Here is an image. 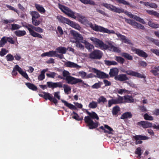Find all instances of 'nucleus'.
<instances>
[{
    "instance_id": "f257e3e1",
    "label": "nucleus",
    "mask_w": 159,
    "mask_h": 159,
    "mask_svg": "<svg viewBox=\"0 0 159 159\" xmlns=\"http://www.w3.org/2000/svg\"><path fill=\"white\" fill-rule=\"evenodd\" d=\"M88 116H85L84 118V120L89 129H93L97 128L98 126L99 122L97 121H93V120L96 119L98 120L99 117L95 112L92 111L91 112L87 110H85Z\"/></svg>"
},
{
    "instance_id": "f03ea898",
    "label": "nucleus",
    "mask_w": 159,
    "mask_h": 159,
    "mask_svg": "<svg viewBox=\"0 0 159 159\" xmlns=\"http://www.w3.org/2000/svg\"><path fill=\"white\" fill-rule=\"evenodd\" d=\"M118 98L116 99H112L108 101V107H110L112 104H116L122 103L124 102H125L132 103L134 102V99L133 97L128 95L121 97L117 95Z\"/></svg>"
},
{
    "instance_id": "7ed1b4c3",
    "label": "nucleus",
    "mask_w": 159,
    "mask_h": 159,
    "mask_svg": "<svg viewBox=\"0 0 159 159\" xmlns=\"http://www.w3.org/2000/svg\"><path fill=\"white\" fill-rule=\"evenodd\" d=\"M62 75L63 77H65V80L68 84H75L78 83H81L84 85L87 86H89L87 84L85 83L82 80L76 78L70 75V73L68 71L64 70L62 72Z\"/></svg>"
},
{
    "instance_id": "20e7f679",
    "label": "nucleus",
    "mask_w": 159,
    "mask_h": 159,
    "mask_svg": "<svg viewBox=\"0 0 159 159\" xmlns=\"http://www.w3.org/2000/svg\"><path fill=\"white\" fill-rule=\"evenodd\" d=\"M91 71L93 72L97 75V76L92 73H90L87 74L86 79L91 78L93 77H97L98 78L104 79L108 77V75L103 72H101L100 70L94 68H92Z\"/></svg>"
},
{
    "instance_id": "39448f33",
    "label": "nucleus",
    "mask_w": 159,
    "mask_h": 159,
    "mask_svg": "<svg viewBox=\"0 0 159 159\" xmlns=\"http://www.w3.org/2000/svg\"><path fill=\"white\" fill-rule=\"evenodd\" d=\"M90 27L94 31L108 34L114 33V31L110 30L107 28L95 24L94 26L92 23L89 24Z\"/></svg>"
},
{
    "instance_id": "423d86ee",
    "label": "nucleus",
    "mask_w": 159,
    "mask_h": 159,
    "mask_svg": "<svg viewBox=\"0 0 159 159\" xmlns=\"http://www.w3.org/2000/svg\"><path fill=\"white\" fill-rule=\"evenodd\" d=\"M90 39L93 42L96 47L99 48L102 50H107V45L102 41L94 37L90 38Z\"/></svg>"
},
{
    "instance_id": "0eeeda50",
    "label": "nucleus",
    "mask_w": 159,
    "mask_h": 159,
    "mask_svg": "<svg viewBox=\"0 0 159 159\" xmlns=\"http://www.w3.org/2000/svg\"><path fill=\"white\" fill-rule=\"evenodd\" d=\"M59 8L62 12L68 16L74 19L76 18V16L75 15V12L67 7L61 5L59 6Z\"/></svg>"
},
{
    "instance_id": "6e6552de",
    "label": "nucleus",
    "mask_w": 159,
    "mask_h": 159,
    "mask_svg": "<svg viewBox=\"0 0 159 159\" xmlns=\"http://www.w3.org/2000/svg\"><path fill=\"white\" fill-rule=\"evenodd\" d=\"M43 94H39V96L43 98L46 100H49L50 102H53L55 105L58 103L57 100L54 98L51 94L48 93L43 92Z\"/></svg>"
},
{
    "instance_id": "1a4fd4ad",
    "label": "nucleus",
    "mask_w": 159,
    "mask_h": 159,
    "mask_svg": "<svg viewBox=\"0 0 159 159\" xmlns=\"http://www.w3.org/2000/svg\"><path fill=\"white\" fill-rule=\"evenodd\" d=\"M102 5L108 10L118 13H124V10L121 8H118L116 7L106 3H103Z\"/></svg>"
},
{
    "instance_id": "9d476101",
    "label": "nucleus",
    "mask_w": 159,
    "mask_h": 159,
    "mask_svg": "<svg viewBox=\"0 0 159 159\" xmlns=\"http://www.w3.org/2000/svg\"><path fill=\"white\" fill-rule=\"evenodd\" d=\"M102 5L108 10L118 13H124V10L121 8H118L116 7L106 3H103Z\"/></svg>"
},
{
    "instance_id": "9b49d317",
    "label": "nucleus",
    "mask_w": 159,
    "mask_h": 159,
    "mask_svg": "<svg viewBox=\"0 0 159 159\" xmlns=\"http://www.w3.org/2000/svg\"><path fill=\"white\" fill-rule=\"evenodd\" d=\"M103 55L102 52L98 50H95L89 54V57L92 59H100Z\"/></svg>"
},
{
    "instance_id": "f8f14e48",
    "label": "nucleus",
    "mask_w": 159,
    "mask_h": 159,
    "mask_svg": "<svg viewBox=\"0 0 159 159\" xmlns=\"http://www.w3.org/2000/svg\"><path fill=\"white\" fill-rule=\"evenodd\" d=\"M125 21L127 23L133 26L134 28L143 30L145 29L143 25L140 24L138 23L133 20L124 18Z\"/></svg>"
},
{
    "instance_id": "ddd939ff",
    "label": "nucleus",
    "mask_w": 159,
    "mask_h": 159,
    "mask_svg": "<svg viewBox=\"0 0 159 159\" xmlns=\"http://www.w3.org/2000/svg\"><path fill=\"white\" fill-rule=\"evenodd\" d=\"M125 72L128 75L139 78H146V76L144 75L143 74H140L137 71H134L132 70H128L125 71Z\"/></svg>"
},
{
    "instance_id": "4468645a",
    "label": "nucleus",
    "mask_w": 159,
    "mask_h": 159,
    "mask_svg": "<svg viewBox=\"0 0 159 159\" xmlns=\"http://www.w3.org/2000/svg\"><path fill=\"white\" fill-rule=\"evenodd\" d=\"M47 86L50 88L53 89L55 88L62 87V83L61 82H53L52 81H48L47 82Z\"/></svg>"
},
{
    "instance_id": "2eb2a0df",
    "label": "nucleus",
    "mask_w": 159,
    "mask_h": 159,
    "mask_svg": "<svg viewBox=\"0 0 159 159\" xmlns=\"http://www.w3.org/2000/svg\"><path fill=\"white\" fill-rule=\"evenodd\" d=\"M132 50L134 52L135 54L140 57L146 58L148 56V54L141 49L134 48L132 49Z\"/></svg>"
},
{
    "instance_id": "dca6fc26",
    "label": "nucleus",
    "mask_w": 159,
    "mask_h": 159,
    "mask_svg": "<svg viewBox=\"0 0 159 159\" xmlns=\"http://www.w3.org/2000/svg\"><path fill=\"white\" fill-rule=\"evenodd\" d=\"M133 137L136 140V144L142 143L143 142L141 140H146L149 139L148 137L141 135H136L134 136Z\"/></svg>"
},
{
    "instance_id": "f3484780",
    "label": "nucleus",
    "mask_w": 159,
    "mask_h": 159,
    "mask_svg": "<svg viewBox=\"0 0 159 159\" xmlns=\"http://www.w3.org/2000/svg\"><path fill=\"white\" fill-rule=\"evenodd\" d=\"M71 34L75 39V42H80L82 43V41H85V40L83 39V38L81 34L78 33L75 31H71Z\"/></svg>"
},
{
    "instance_id": "a211bd4d",
    "label": "nucleus",
    "mask_w": 159,
    "mask_h": 159,
    "mask_svg": "<svg viewBox=\"0 0 159 159\" xmlns=\"http://www.w3.org/2000/svg\"><path fill=\"white\" fill-rule=\"evenodd\" d=\"M137 125L144 129L151 128L152 126V124L147 121H141L138 122L137 123Z\"/></svg>"
},
{
    "instance_id": "6ab92c4d",
    "label": "nucleus",
    "mask_w": 159,
    "mask_h": 159,
    "mask_svg": "<svg viewBox=\"0 0 159 159\" xmlns=\"http://www.w3.org/2000/svg\"><path fill=\"white\" fill-rule=\"evenodd\" d=\"M99 129L103 130L105 133H107L108 134H112V131H113V129L109 125H104V126H100L99 129H97V130L99 131Z\"/></svg>"
},
{
    "instance_id": "aec40b11",
    "label": "nucleus",
    "mask_w": 159,
    "mask_h": 159,
    "mask_svg": "<svg viewBox=\"0 0 159 159\" xmlns=\"http://www.w3.org/2000/svg\"><path fill=\"white\" fill-rule=\"evenodd\" d=\"M112 43L113 42H108V45H107V49H108L112 52H116L117 53H120L121 52L120 50L118 48L113 46L112 44Z\"/></svg>"
},
{
    "instance_id": "412c9836",
    "label": "nucleus",
    "mask_w": 159,
    "mask_h": 159,
    "mask_svg": "<svg viewBox=\"0 0 159 159\" xmlns=\"http://www.w3.org/2000/svg\"><path fill=\"white\" fill-rule=\"evenodd\" d=\"M15 68H16V70L24 78L28 80L30 79L27 73L23 71L22 69L18 65H16Z\"/></svg>"
},
{
    "instance_id": "4be33fe9",
    "label": "nucleus",
    "mask_w": 159,
    "mask_h": 159,
    "mask_svg": "<svg viewBox=\"0 0 159 159\" xmlns=\"http://www.w3.org/2000/svg\"><path fill=\"white\" fill-rule=\"evenodd\" d=\"M114 79L118 81H123L129 80L126 74H121L118 75L114 77Z\"/></svg>"
},
{
    "instance_id": "5701e85b",
    "label": "nucleus",
    "mask_w": 159,
    "mask_h": 159,
    "mask_svg": "<svg viewBox=\"0 0 159 159\" xmlns=\"http://www.w3.org/2000/svg\"><path fill=\"white\" fill-rule=\"evenodd\" d=\"M57 18L59 21L61 23H66L69 25H70L71 23H72V21L70 20L69 19L61 16H58Z\"/></svg>"
},
{
    "instance_id": "b1692460",
    "label": "nucleus",
    "mask_w": 159,
    "mask_h": 159,
    "mask_svg": "<svg viewBox=\"0 0 159 159\" xmlns=\"http://www.w3.org/2000/svg\"><path fill=\"white\" fill-rule=\"evenodd\" d=\"M119 70L117 68H113L110 69L109 75L111 77H115L118 75Z\"/></svg>"
},
{
    "instance_id": "393cba45",
    "label": "nucleus",
    "mask_w": 159,
    "mask_h": 159,
    "mask_svg": "<svg viewBox=\"0 0 159 159\" xmlns=\"http://www.w3.org/2000/svg\"><path fill=\"white\" fill-rule=\"evenodd\" d=\"M78 16L79 20L83 24L85 25L88 24L90 26V24L92 23L91 22L89 23V21L87 19L86 17L85 16H83L81 15H78Z\"/></svg>"
},
{
    "instance_id": "a878e982",
    "label": "nucleus",
    "mask_w": 159,
    "mask_h": 159,
    "mask_svg": "<svg viewBox=\"0 0 159 159\" xmlns=\"http://www.w3.org/2000/svg\"><path fill=\"white\" fill-rule=\"evenodd\" d=\"M56 51H51L48 52H44L41 55L42 57L47 56L48 57H56L57 53Z\"/></svg>"
},
{
    "instance_id": "bb28decb",
    "label": "nucleus",
    "mask_w": 159,
    "mask_h": 159,
    "mask_svg": "<svg viewBox=\"0 0 159 159\" xmlns=\"http://www.w3.org/2000/svg\"><path fill=\"white\" fill-rule=\"evenodd\" d=\"M117 36L120 38L121 40H122L124 43L129 44H132L131 41L129 39H127L125 36L120 34H117Z\"/></svg>"
},
{
    "instance_id": "cd10ccee",
    "label": "nucleus",
    "mask_w": 159,
    "mask_h": 159,
    "mask_svg": "<svg viewBox=\"0 0 159 159\" xmlns=\"http://www.w3.org/2000/svg\"><path fill=\"white\" fill-rule=\"evenodd\" d=\"M61 102L63 103H64V104L65 106L68 107L70 109L72 110H76L77 109V107L73 105L71 103L68 102L66 101L63 100H62Z\"/></svg>"
},
{
    "instance_id": "c85d7f7f",
    "label": "nucleus",
    "mask_w": 159,
    "mask_h": 159,
    "mask_svg": "<svg viewBox=\"0 0 159 159\" xmlns=\"http://www.w3.org/2000/svg\"><path fill=\"white\" fill-rule=\"evenodd\" d=\"M65 65L66 67L70 68H77L80 66L77 64L70 61H67L66 62Z\"/></svg>"
},
{
    "instance_id": "c756f323",
    "label": "nucleus",
    "mask_w": 159,
    "mask_h": 159,
    "mask_svg": "<svg viewBox=\"0 0 159 159\" xmlns=\"http://www.w3.org/2000/svg\"><path fill=\"white\" fill-rule=\"evenodd\" d=\"M82 43L84 44L85 48L87 49L89 52H91L93 49L94 48V46L87 42L86 40L83 41Z\"/></svg>"
},
{
    "instance_id": "7c9ffc66",
    "label": "nucleus",
    "mask_w": 159,
    "mask_h": 159,
    "mask_svg": "<svg viewBox=\"0 0 159 159\" xmlns=\"http://www.w3.org/2000/svg\"><path fill=\"white\" fill-rule=\"evenodd\" d=\"M35 6L36 9L40 13H44L45 12V10L41 5L35 4Z\"/></svg>"
},
{
    "instance_id": "2f4dec72",
    "label": "nucleus",
    "mask_w": 159,
    "mask_h": 159,
    "mask_svg": "<svg viewBox=\"0 0 159 159\" xmlns=\"http://www.w3.org/2000/svg\"><path fill=\"white\" fill-rule=\"evenodd\" d=\"M132 115L131 113L129 112H125L122 115L120 118L122 119H130L132 117Z\"/></svg>"
},
{
    "instance_id": "473e14b6",
    "label": "nucleus",
    "mask_w": 159,
    "mask_h": 159,
    "mask_svg": "<svg viewBox=\"0 0 159 159\" xmlns=\"http://www.w3.org/2000/svg\"><path fill=\"white\" fill-rule=\"evenodd\" d=\"M25 84L30 89L33 91H36L37 89V87L34 84L30 83H25Z\"/></svg>"
},
{
    "instance_id": "72a5a7b5",
    "label": "nucleus",
    "mask_w": 159,
    "mask_h": 159,
    "mask_svg": "<svg viewBox=\"0 0 159 159\" xmlns=\"http://www.w3.org/2000/svg\"><path fill=\"white\" fill-rule=\"evenodd\" d=\"M30 14L32 17V20L37 19L40 16L38 12L36 11H30Z\"/></svg>"
},
{
    "instance_id": "f704fd0d",
    "label": "nucleus",
    "mask_w": 159,
    "mask_h": 159,
    "mask_svg": "<svg viewBox=\"0 0 159 159\" xmlns=\"http://www.w3.org/2000/svg\"><path fill=\"white\" fill-rule=\"evenodd\" d=\"M122 57H124L126 59L129 60H132L133 59V56L126 52H122L121 54Z\"/></svg>"
},
{
    "instance_id": "c9c22d12",
    "label": "nucleus",
    "mask_w": 159,
    "mask_h": 159,
    "mask_svg": "<svg viewBox=\"0 0 159 159\" xmlns=\"http://www.w3.org/2000/svg\"><path fill=\"white\" fill-rule=\"evenodd\" d=\"M15 34L18 37H21L25 35L26 34V32L25 30H19L16 31Z\"/></svg>"
},
{
    "instance_id": "e433bc0d",
    "label": "nucleus",
    "mask_w": 159,
    "mask_h": 159,
    "mask_svg": "<svg viewBox=\"0 0 159 159\" xmlns=\"http://www.w3.org/2000/svg\"><path fill=\"white\" fill-rule=\"evenodd\" d=\"M62 87L63 88L64 92L66 94H68L69 92H70L71 90V88L68 85L64 84L63 86H62Z\"/></svg>"
},
{
    "instance_id": "4c0bfd02",
    "label": "nucleus",
    "mask_w": 159,
    "mask_h": 159,
    "mask_svg": "<svg viewBox=\"0 0 159 159\" xmlns=\"http://www.w3.org/2000/svg\"><path fill=\"white\" fill-rule=\"evenodd\" d=\"M46 69L43 70L41 72L40 74L38 76V79L39 80H42L45 78V73L47 71Z\"/></svg>"
},
{
    "instance_id": "58836bf2",
    "label": "nucleus",
    "mask_w": 159,
    "mask_h": 159,
    "mask_svg": "<svg viewBox=\"0 0 159 159\" xmlns=\"http://www.w3.org/2000/svg\"><path fill=\"white\" fill-rule=\"evenodd\" d=\"M104 63L107 66H110L111 65H118V63L115 61H110L109 60H105L104 61Z\"/></svg>"
},
{
    "instance_id": "ea45409f",
    "label": "nucleus",
    "mask_w": 159,
    "mask_h": 159,
    "mask_svg": "<svg viewBox=\"0 0 159 159\" xmlns=\"http://www.w3.org/2000/svg\"><path fill=\"white\" fill-rule=\"evenodd\" d=\"M56 49L59 53L62 54H65L67 51V49L66 48L62 47H58Z\"/></svg>"
},
{
    "instance_id": "a19ab883",
    "label": "nucleus",
    "mask_w": 159,
    "mask_h": 159,
    "mask_svg": "<svg viewBox=\"0 0 159 159\" xmlns=\"http://www.w3.org/2000/svg\"><path fill=\"white\" fill-rule=\"evenodd\" d=\"M146 11L149 14L159 18V13L157 11L151 10H147Z\"/></svg>"
},
{
    "instance_id": "79ce46f5",
    "label": "nucleus",
    "mask_w": 159,
    "mask_h": 159,
    "mask_svg": "<svg viewBox=\"0 0 159 159\" xmlns=\"http://www.w3.org/2000/svg\"><path fill=\"white\" fill-rule=\"evenodd\" d=\"M147 39L149 41L152 42L157 46L159 47V42L157 39H156L150 37H147Z\"/></svg>"
},
{
    "instance_id": "37998d69",
    "label": "nucleus",
    "mask_w": 159,
    "mask_h": 159,
    "mask_svg": "<svg viewBox=\"0 0 159 159\" xmlns=\"http://www.w3.org/2000/svg\"><path fill=\"white\" fill-rule=\"evenodd\" d=\"M29 26L30 27L32 28V29L34 30L35 31L39 33H42L43 32V30L41 28L39 27H36L32 25H30Z\"/></svg>"
},
{
    "instance_id": "c03bdc74",
    "label": "nucleus",
    "mask_w": 159,
    "mask_h": 159,
    "mask_svg": "<svg viewBox=\"0 0 159 159\" xmlns=\"http://www.w3.org/2000/svg\"><path fill=\"white\" fill-rule=\"evenodd\" d=\"M82 3L84 4H89L91 5H94L95 4V2L91 0H79Z\"/></svg>"
},
{
    "instance_id": "a18cd8bd",
    "label": "nucleus",
    "mask_w": 159,
    "mask_h": 159,
    "mask_svg": "<svg viewBox=\"0 0 159 159\" xmlns=\"http://www.w3.org/2000/svg\"><path fill=\"white\" fill-rule=\"evenodd\" d=\"M120 111V108L119 106H116L114 107L112 109V113L113 115H117L119 111Z\"/></svg>"
},
{
    "instance_id": "49530a36",
    "label": "nucleus",
    "mask_w": 159,
    "mask_h": 159,
    "mask_svg": "<svg viewBox=\"0 0 159 159\" xmlns=\"http://www.w3.org/2000/svg\"><path fill=\"white\" fill-rule=\"evenodd\" d=\"M98 104L97 103L94 101H92L89 104L88 107L90 108L94 109L97 107Z\"/></svg>"
},
{
    "instance_id": "de8ad7c7",
    "label": "nucleus",
    "mask_w": 159,
    "mask_h": 159,
    "mask_svg": "<svg viewBox=\"0 0 159 159\" xmlns=\"http://www.w3.org/2000/svg\"><path fill=\"white\" fill-rule=\"evenodd\" d=\"M73 114L75 115L74 116H72V118L75 119L76 120L78 121L81 120L83 119V117H80L78 115L77 113L73 111L72 112Z\"/></svg>"
},
{
    "instance_id": "09e8293b",
    "label": "nucleus",
    "mask_w": 159,
    "mask_h": 159,
    "mask_svg": "<svg viewBox=\"0 0 159 159\" xmlns=\"http://www.w3.org/2000/svg\"><path fill=\"white\" fill-rule=\"evenodd\" d=\"M115 60L118 63L123 64L125 62V59L122 57L119 56H116Z\"/></svg>"
},
{
    "instance_id": "8fccbe9b",
    "label": "nucleus",
    "mask_w": 159,
    "mask_h": 159,
    "mask_svg": "<svg viewBox=\"0 0 159 159\" xmlns=\"http://www.w3.org/2000/svg\"><path fill=\"white\" fill-rule=\"evenodd\" d=\"M72 23H71L70 25V26L77 30H80L81 28L80 27L78 24L72 21Z\"/></svg>"
},
{
    "instance_id": "3c124183",
    "label": "nucleus",
    "mask_w": 159,
    "mask_h": 159,
    "mask_svg": "<svg viewBox=\"0 0 159 159\" xmlns=\"http://www.w3.org/2000/svg\"><path fill=\"white\" fill-rule=\"evenodd\" d=\"M98 102L100 103L101 102L104 103L107 102V99L103 96H100L97 100Z\"/></svg>"
},
{
    "instance_id": "603ef678",
    "label": "nucleus",
    "mask_w": 159,
    "mask_h": 159,
    "mask_svg": "<svg viewBox=\"0 0 159 159\" xmlns=\"http://www.w3.org/2000/svg\"><path fill=\"white\" fill-rule=\"evenodd\" d=\"M11 31L18 30L21 27L19 25L16 24H11Z\"/></svg>"
},
{
    "instance_id": "864d4df0",
    "label": "nucleus",
    "mask_w": 159,
    "mask_h": 159,
    "mask_svg": "<svg viewBox=\"0 0 159 159\" xmlns=\"http://www.w3.org/2000/svg\"><path fill=\"white\" fill-rule=\"evenodd\" d=\"M102 84V82L98 81V83H96L92 86V88L93 89H98L100 88L101 85Z\"/></svg>"
},
{
    "instance_id": "5fc2aeb1",
    "label": "nucleus",
    "mask_w": 159,
    "mask_h": 159,
    "mask_svg": "<svg viewBox=\"0 0 159 159\" xmlns=\"http://www.w3.org/2000/svg\"><path fill=\"white\" fill-rule=\"evenodd\" d=\"M7 42L5 37H3L0 40V47H3Z\"/></svg>"
},
{
    "instance_id": "6e6d98bb",
    "label": "nucleus",
    "mask_w": 159,
    "mask_h": 159,
    "mask_svg": "<svg viewBox=\"0 0 159 159\" xmlns=\"http://www.w3.org/2000/svg\"><path fill=\"white\" fill-rule=\"evenodd\" d=\"M143 117L144 119L146 120H153V118L152 116L149 115L147 113L144 114Z\"/></svg>"
},
{
    "instance_id": "4d7b16f0",
    "label": "nucleus",
    "mask_w": 159,
    "mask_h": 159,
    "mask_svg": "<svg viewBox=\"0 0 159 159\" xmlns=\"http://www.w3.org/2000/svg\"><path fill=\"white\" fill-rule=\"evenodd\" d=\"M6 58L7 61H12L14 59V57L11 54H8L6 56Z\"/></svg>"
},
{
    "instance_id": "13d9d810",
    "label": "nucleus",
    "mask_w": 159,
    "mask_h": 159,
    "mask_svg": "<svg viewBox=\"0 0 159 159\" xmlns=\"http://www.w3.org/2000/svg\"><path fill=\"white\" fill-rule=\"evenodd\" d=\"M148 24L150 26L153 28H157L158 27V25L155 24L150 21H149Z\"/></svg>"
},
{
    "instance_id": "bf43d9fd",
    "label": "nucleus",
    "mask_w": 159,
    "mask_h": 159,
    "mask_svg": "<svg viewBox=\"0 0 159 159\" xmlns=\"http://www.w3.org/2000/svg\"><path fill=\"white\" fill-rule=\"evenodd\" d=\"M31 35L34 37H38L39 38L41 39H42L43 38L41 34L36 32L34 31L33 32Z\"/></svg>"
},
{
    "instance_id": "052dcab7",
    "label": "nucleus",
    "mask_w": 159,
    "mask_h": 159,
    "mask_svg": "<svg viewBox=\"0 0 159 159\" xmlns=\"http://www.w3.org/2000/svg\"><path fill=\"white\" fill-rule=\"evenodd\" d=\"M32 23L35 26L39 25L40 23V21L37 20V19L32 20Z\"/></svg>"
},
{
    "instance_id": "680f3d73",
    "label": "nucleus",
    "mask_w": 159,
    "mask_h": 159,
    "mask_svg": "<svg viewBox=\"0 0 159 159\" xmlns=\"http://www.w3.org/2000/svg\"><path fill=\"white\" fill-rule=\"evenodd\" d=\"M134 20H136L138 21H139V22L142 24H145V22L144 21V20L143 19L141 18L140 17H138L136 16H135V18L134 19Z\"/></svg>"
},
{
    "instance_id": "e2e57ef3",
    "label": "nucleus",
    "mask_w": 159,
    "mask_h": 159,
    "mask_svg": "<svg viewBox=\"0 0 159 159\" xmlns=\"http://www.w3.org/2000/svg\"><path fill=\"white\" fill-rule=\"evenodd\" d=\"M141 149L140 147H139L136 148V151H135V153L138 155V156L140 157L141 154Z\"/></svg>"
},
{
    "instance_id": "0e129e2a",
    "label": "nucleus",
    "mask_w": 159,
    "mask_h": 159,
    "mask_svg": "<svg viewBox=\"0 0 159 159\" xmlns=\"http://www.w3.org/2000/svg\"><path fill=\"white\" fill-rule=\"evenodd\" d=\"M139 65L143 67H146L148 65V64L144 61H139Z\"/></svg>"
},
{
    "instance_id": "69168bd1",
    "label": "nucleus",
    "mask_w": 159,
    "mask_h": 159,
    "mask_svg": "<svg viewBox=\"0 0 159 159\" xmlns=\"http://www.w3.org/2000/svg\"><path fill=\"white\" fill-rule=\"evenodd\" d=\"M7 52H8V51H6L5 49L2 48L1 51L0 52V55L1 57L4 56Z\"/></svg>"
},
{
    "instance_id": "338daca9",
    "label": "nucleus",
    "mask_w": 159,
    "mask_h": 159,
    "mask_svg": "<svg viewBox=\"0 0 159 159\" xmlns=\"http://www.w3.org/2000/svg\"><path fill=\"white\" fill-rule=\"evenodd\" d=\"M79 74L80 75L82 78L86 79L87 75V73L86 72L84 71H82L79 72Z\"/></svg>"
},
{
    "instance_id": "774afa93",
    "label": "nucleus",
    "mask_w": 159,
    "mask_h": 159,
    "mask_svg": "<svg viewBox=\"0 0 159 159\" xmlns=\"http://www.w3.org/2000/svg\"><path fill=\"white\" fill-rule=\"evenodd\" d=\"M151 51L153 53L155 54L157 56L159 57V50L157 49H152Z\"/></svg>"
}]
</instances>
